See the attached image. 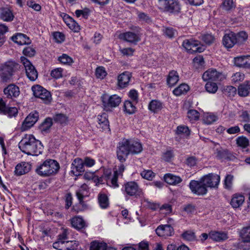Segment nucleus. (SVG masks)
Wrapping results in <instances>:
<instances>
[{
	"mask_svg": "<svg viewBox=\"0 0 250 250\" xmlns=\"http://www.w3.org/2000/svg\"><path fill=\"white\" fill-rule=\"evenodd\" d=\"M11 40L19 45L28 44L31 42L30 39L25 34L17 33L11 37Z\"/></svg>",
	"mask_w": 250,
	"mask_h": 250,
	"instance_id": "4be33fe9",
	"label": "nucleus"
},
{
	"mask_svg": "<svg viewBox=\"0 0 250 250\" xmlns=\"http://www.w3.org/2000/svg\"><path fill=\"white\" fill-rule=\"evenodd\" d=\"M68 229L65 228L62 229V232L58 236V240L61 242V245H63L65 240L68 239Z\"/></svg>",
	"mask_w": 250,
	"mask_h": 250,
	"instance_id": "a19ab883",
	"label": "nucleus"
},
{
	"mask_svg": "<svg viewBox=\"0 0 250 250\" xmlns=\"http://www.w3.org/2000/svg\"><path fill=\"white\" fill-rule=\"evenodd\" d=\"M246 56H241L234 59V63L237 66L246 68Z\"/></svg>",
	"mask_w": 250,
	"mask_h": 250,
	"instance_id": "79ce46f5",
	"label": "nucleus"
},
{
	"mask_svg": "<svg viewBox=\"0 0 250 250\" xmlns=\"http://www.w3.org/2000/svg\"><path fill=\"white\" fill-rule=\"evenodd\" d=\"M98 202L100 207L102 208H106L109 206L108 198L105 194L100 193L99 194Z\"/></svg>",
	"mask_w": 250,
	"mask_h": 250,
	"instance_id": "58836bf2",
	"label": "nucleus"
},
{
	"mask_svg": "<svg viewBox=\"0 0 250 250\" xmlns=\"http://www.w3.org/2000/svg\"><path fill=\"white\" fill-rule=\"evenodd\" d=\"M102 101L104 108L108 109L118 106L121 102V98L116 94L111 96L104 95L102 97Z\"/></svg>",
	"mask_w": 250,
	"mask_h": 250,
	"instance_id": "9b49d317",
	"label": "nucleus"
},
{
	"mask_svg": "<svg viewBox=\"0 0 250 250\" xmlns=\"http://www.w3.org/2000/svg\"><path fill=\"white\" fill-rule=\"evenodd\" d=\"M233 181V176L230 174H228L226 176L224 180L225 188L230 189L232 186Z\"/></svg>",
	"mask_w": 250,
	"mask_h": 250,
	"instance_id": "603ef678",
	"label": "nucleus"
},
{
	"mask_svg": "<svg viewBox=\"0 0 250 250\" xmlns=\"http://www.w3.org/2000/svg\"><path fill=\"white\" fill-rule=\"evenodd\" d=\"M166 11L174 14L181 12V5L179 0H159Z\"/></svg>",
	"mask_w": 250,
	"mask_h": 250,
	"instance_id": "6e6552de",
	"label": "nucleus"
},
{
	"mask_svg": "<svg viewBox=\"0 0 250 250\" xmlns=\"http://www.w3.org/2000/svg\"><path fill=\"white\" fill-rule=\"evenodd\" d=\"M138 17L139 21L142 22L149 23L151 22L150 18L144 13H139Z\"/></svg>",
	"mask_w": 250,
	"mask_h": 250,
	"instance_id": "69168bd1",
	"label": "nucleus"
},
{
	"mask_svg": "<svg viewBox=\"0 0 250 250\" xmlns=\"http://www.w3.org/2000/svg\"><path fill=\"white\" fill-rule=\"evenodd\" d=\"M53 37L57 42H62L64 41L65 37L64 35L59 32H56L53 33Z\"/></svg>",
	"mask_w": 250,
	"mask_h": 250,
	"instance_id": "338daca9",
	"label": "nucleus"
},
{
	"mask_svg": "<svg viewBox=\"0 0 250 250\" xmlns=\"http://www.w3.org/2000/svg\"><path fill=\"white\" fill-rule=\"evenodd\" d=\"M131 74L129 72H124L121 74L118 78V83L119 86L121 88H124L128 85L131 78Z\"/></svg>",
	"mask_w": 250,
	"mask_h": 250,
	"instance_id": "5701e85b",
	"label": "nucleus"
},
{
	"mask_svg": "<svg viewBox=\"0 0 250 250\" xmlns=\"http://www.w3.org/2000/svg\"><path fill=\"white\" fill-rule=\"evenodd\" d=\"M164 180L169 185H176L180 183L182 180L180 177L171 173H167L164 176Z\"/></svg>",
	"mask_w": 250,
	"mask_h": 250,
	"instance_id": "a878e982",
	"label": "nucleus"
},
{
	"mask_svg": "<svg viewBox=\"0 0 250 250\" xmlns=\"http://www.w3.org/2000/svg\"><path fill=\"white\" fill-rule=\"evenodd\" d=\"M119 38L120 39L133 44H137V42L141 40L139 33H135L130 31L121 34L119 35Z\"/></svg>",
	"mask_w": 250,
	"mask_h": 250,
	"instance_id": "2eb2a0df",
	"label": "nucleus"
},
{
	"mask_svg": "<svg viewBox=\"0 0 250 250\" xmlns=\"http://www.w3.org/2000/svg\"><path fill=\"white\" fill-rule=\"evenodd\" d=\"M96 76L97 78L103 79L106 75V72L103 67H99L96 70Z\"/></svg>",
	"mask_w": 250,
	"mask_h": 250,
	"instance_id": "e2e57ef3",
	"label": "nucleus"
},
{
	"mask_svg": "<svg viewBox=\"0 0 250 250\" xmlns=\"http://www.w3.org/2000/svg\"><path fill=\"white\" fill-rule=\"evenodd\" d=\"M119 177V176H118L117 175L113 174V175L111 178H108L107 182L110 187L114 188L119 187V185L118 183V178Z\"/></svg>",
	"mask_w": 250,
	"mask_h": 250,
	"instance_id": "864d4df0",
	"label": "nucleus"
},
{
	"mask_svg": "<svg viewBox=\"0 0 250 250\" xmlns=\"http://www.w3.org/2000/svg\"><path fill=\"white\" fill-rule=\"evenodd\" d=\"M182 236L184 239L187 241H192L194 240L195 238L194 233L190 230L184 232L182 234Z\"/></svg>",
	"mask_w": 250,
	"mask_h": 250,
	"instance_id": "13d9d810",
	"label": "nucleus"
},
{
	"mask_svg": "<svg viewBox=\"0 0 250 250\" xmlns=\"http://www.w3.org/2000/svg\"><path fill=\"white\" fill-rule=\"evenodd\" d=\"M143 150L141 143L138 140L124 138L119 142L117 146V159L121 162L125 161L129 154L136 155Z\"/></svg>",
	"mask_w": 250,
	"mask_h": 250,
	"instance_id": "f257e3e1",
	"label": "nucleus"
},
{
	"mask_svg": "<svg viewBox=\"0 0 250 250\" xmlns=\"http://www.w3.org/2000/svg\"><path fill=\"white\" fill-rule=\"evenodd\" d=\"M135 104L136 103L128 100L125 101L124 105V111L129 115L134 113L136 110Z\"/></svg>",
	"mask_w": 250,
	"mask_h": 250,
	"instance_id": "f704fd0d",
	"label": "nucleus"
},
{
	"mask_svg": "<svg viewBox=\"0 0 250 250\" xmlns=\"http://www.w3.org/2000/svg\"><path fill=\"white\" fill-rule=\"evenodd\" d=\"M88 189V186L86 184H83L76 191V196L80 203H81L83 201L84 197L87 195Z\"/></svg>",
	"mask_w": 250,
	"mask_h": 250,
	"instance_id": "473e14b6",
	"label": "nucleus"
},
{
	"mask_svg": "<svg viewBox=\"0 0 250 250\" xmlns=\"http://www.w3.org/2000/svg\"><path fill=\"white\" fill-rule=\"evenodd\" d=\"M71 172L74 175H80L81 172L84 171V165L83 160L79 158L75 159L71 164Z\"/></svg>",
	"mask_w": 250,
	"mask_h": 250,
	"instance_id": "a211bd4d",
	"label": "nucleus"
},
{
	"mask_svg": "<svg viewBox=\"0 0 250 250\" xmlns=\"http://www.w3.org/2000/svg\"><path fill=\"white\" fill-rule=\"evenodd\" d=\"M71 223L72 227L77 229H80L86 226L85 222L81 217L75 216L71 220Z\"/></svg>",
	"mask_w": 250,
	"mask_h": 250,
	"instance_id": "cd10ccee",
	"label": "nucleus"
},
{
	"mask_svg": "<svg viewBox=\"0 0 250 250\" xmlns=\"http://www.w3.org/2000/svg\"><path fill=\"white\" fill-rule=\"evenodd\" d=\"M62 71L61 68H56L51 71L50 75L53 78L58 79L62 77Z\"/></svg>",
	"mask_w": 250,
	"mask_h": 250,
	"instance_id": "4d7b16f0",
	"label": "nucleus"
},
{
	"mask_svg": "<svg viewBox=\"0 0 250 250\" xmlns=\"http://www.w3.org/2000/svg\"><path fill=\"white\" fill-rule=\"evenodd\" d=\"M18 113V109L16 107L8 106L2 99L0 100V114L12 118L15 117Z\"/></svg>",
	"mask_w": 250,
	"mask_h": 250,
	"instance_id": "4468645a",
	"label": "nucleus"
},
{
	"mask_svg": "<svg viewBox=\"0 0 250 250\" xmlns=\"http://www.w3.org/2000/svg\"><path fill=\"white\" fill-rule=\"evenodd\" d=\"M21 61L24 67L27 78L31 81H35L38 78V74L34 66L24 57H21Z\"/></svg>",
	"mask_w": 250,
	"mask_h": 250,
	"instance_id": "39448f33",
	"label": "nucleus"
},
{
	"mask_svg": "<svg viewBox=\"0 0 250 250\" xmlns=\"http://www.w3.org/2000/svg\"><path fill=\"white\" fill-rule=\"evenodd\" d=\"M54 121L62 125H65L68 122L67 117L63 114H58L54 117Z\"/></svg>",
	"mask_w": 250,
	"mask_h": 250,
	"instance_id": "8fccbe9b",
	"label": "nucleus"
},
{
	"mask_svg": "<svg viewBox=\"0 0 250 250\" xmlns=\"http://www.w3.org/2000/svg\"><path fill=\"white\" fill-rule=\"evenodd\" d=\"M217 116L213 113H205L202 116V122L206 125H211L218 120Z\"/></svg>",
	"mask_w": 250,
	"mask_h": 250,
	"instance_id": "bb28decb",
	"label": "nucleus"
},
{
	"mask_svg": "<svg viewBox=\"0 0 250 250\" xmlns=\"http://www.w3.org/2000/svg\"><path fill=\"white\" fill-rule=\"evenodd\" d=\"M19 147L28 155L38 156L43 150L42 143L31 134H25L19 143Z\"/></svg>",
	"mask_w": 250,
	"mask_h": 250,
	"instance_id": "f03ea898",
	"label": "nucleus"
},
{
	"mask_svg": "<svg viewBox=\"0 0 250 250\" xmlns=\"http://www.w3.org/2000/svg\"><path fill=\"white\" fill-rule=\"evenodd\" d=\"M179 81V75L177 71H171L167 78V83L169 86H174Z\"/></svg>",
	"mask_w": 250,
	"mask_h": 250,
	"instance_id": "2f4dec72",
	"label": "nucleus"
},
{
	"mask_svg": "<svg viewBox=\"0 0 250 250\" xmlns=\"http://www.w3.org/2000/svg\"><path fill=\"white\" fill-rule=\"evenodd\" d=\"M189 186L191 192L198 195H204L208 192V188L201 178L199 180H191Z\"/></svg>",
	"mask_w": 250,
	"mask_h": 250,
	"instance_id": "0eeeda50",
	"label": "nucleus"
},
{
	"mask_svg": "<svg viewBox=\"0 0 250 250\" xmlns=\"http://www.w3.org/2000/svg\"><path fill=\"white\" fill-rule=\"evenodd\" d=\"M188 117L191 122L197 121L199 119L200 113L194 109H190L188 111Z\"/></svg>",
	"mask_w": 250,
	"mask_h": 250,
	"instance_id": "37998d69",
	"label": "nucleus"
},
{
	"mask_svg": "<svg viewBox=\"0 0 250 250\" xmlns=\"http://www.w3.org/2000/svg\"><path fill=\"white\" fill-rule=\"evenodd\" d=\"M245 79V75L242 72H238L233 74L231 77V80L232 83H236L242 82Z\"/></svg>",
	"mask_w": 250,
	"mask_h": 250,
	"instance_id": "3c124183",
	"label": "nucleus"
},
{
	"mask_svg": "<svg viewBox=\"0 0 250 250\" xmlns=\"http://www.w3.org/2000/svg\"><path fill=\"white\" fill-rule=\"evenodd\" d=\"M163 107L162 103L156 100H152L148 105L149 109L154 113H157L163 108Z\"/></svg>",
	"mask_w": 250,
	"mask_h": 250,
	"instance_id": "72a5a7b5",
	"label": "nucleus"
},
{
	"mask_svg": "<svg viewBox=\"0 0 250 250\" xmlns=\"http://www.w3.org/2000/svg\"><path fill=\"white\" fill-rule=\"evenodd\" d=\"M122 191L126 196L137 197L143 194L142 189L138 184L134 181L128 182L124 184Z\"/></svg>",
	"mask_w": 250,
	"mask_h": 250,
	"instance_id": "20e7f679",
	"label": "nucleus"
},
{
	"mask_svg": "<svg viewBox=\"0 0 250 250\" xmlns=\"http://www.w3.org/2000/svg\"><path fill=\"white\" fill-rule=\"evenodd\" d=\"M67 17L68 18L69 21L66 24L69 28L75 32H79L80 30V25L73 21L72 18L68 17V16H67Z\"/></svg>",
	"mask_w": 250,
	"mask_h": 250,
	"instance_id": "a18cd8bd",
	"label": "nucleus"
},
{
	"mask_svg": "<svg viewBox=\"0 0 250 250\" xmlns=\"http://www.w3.org/2000/svg\"><path fill=\"white\" fill-rule=\"evenodd\" d=\"M215 153L216 157L219 159L224 158L228 155L227 150L221 147L216 148Z\"/></svg>",
	"mask_w": 250,
	"mask_h": 250,
	"instance_id": "bf43d9fd",
	"label": "nucleus"
},
{
	"mask_svg": "<svg viewBox=\"0 0 250 250\" xmlns=\"http://www.w3.org/2000/svg\"><path fill=\"white\" fill-rule=\"evenodd\" d=\"M182 46L190 53L195 52L201 53L205 50V47L200 44L199 41L193 39L184 40L183 42Z\"/></svg>",
	"mask_w": 250,
	"mask_h": 250,
	"instance_id": "423d86ee",
	"label": "nucleus"
},
{
	"mask_svg": "<svg viewBox=\"0 0 250 250\" xmlns=\"http://www.w3.org/2000/svg\"><path fill=\"white\" fill-rule=\"evenodd\" d=\"M223 8L227 11L231 10L234 7L232 0H225L222 4Z\"/></svg>",
	"mask_w": 250,
	"mask_h": 250,
	"instance_id": "680f3d73",
	"label": "nucleus"
},
{
	"mask_svg": "<svg viewBox=\"0 0 250 250\" xmlns=\"http://www.w3.org/2000/svg\"><path fill=\"white\" fill-rule=\"evenodd\" d=\"M155 231L158 236L165 238L170 236L174 234V229L169 225H160Z\"/></svg>",
	"mask_w": 250,
	"mask_h": 250,
	"instance_id": "f3484780",
	"label": "nucleus"
},
{
	"mask_svg": "<svg viewBox=\"0 0 250 250\" xmlns=\"http://www.w3.org/2000/svg\"><path fill=\"white\" fill-rule=\"evenodd\" d=\"M31 168V165L26 162H22L18 164L15 168V174L21 176L28 173Z\"/></svg>",
	"mask_w": 250,
	"mask_h": 250,
	"instance_id": "412c9836",
	"label": "nucleus"
},
{
	"mask_svg": "<svg viewBox=\"0 0 250 250\" xmlns=\"http://www.w3.org/2000/svg\"><path fill=\"white\" fill-rule=\"evenodd\" d=\"M207 92L210 93H215L218 90V86L215 83L208 82L205 85Z\"/></svg>",
	"mask_w": 250,
	"mask_h": 250,
	"instance_id": "de8ad7c7",
	"label": "nucleus"
},
{
	"mask_svg": "<svg viewBox=\"0 0 250 250\" xmlns=\"http://www.w3.org/2000/svg\"><path fill=\"white\" fill-rule=\"evenodd\" d=\"M236 143L238 146L246 148L249 145V141L246 137L242 136L237 138Z\"/></svg>",
	"mask_w": 250,
	"mask_h": 250,
	"instance_id": "49530a36",
	"label": "nucleus"
},
{
	"mask_svg": "<svg viewBox=\"0 0 250 250\" xmlns=\"http://www.w3.org/2000/svg\"><path fill=\"white\" fill-rule=\"evenodd\" d=\"M224 78L222 73L218 72L216 69H209L204 73L202 79L204 81H222Z\"/></svg>",
	"mask_w": 250,
	"mask_h": 250,
	"instance_id": "ddd939ff",
	"label": "nucleus"
},
{
	"mask_svg": "<svg viewBox=\"0 0 250 250\" xmlns=\"http://www.w3.org/2000/svg\"><path fill=\"white\" fill-rule=\"evenodd\" d=\"M176 133L179 135L188 136L190 134V131L188 126L180 125L177 127Z\"/></svg>",
	"mask_w": 250,
	"mask_h": 250,
	"instance_id": "6e6d98bb",
	"label": "nucleus"
},
{
	"mask_svg": "<svg viewBox=\"0 0 250 250\" xmlns=\"http://www.w3.org/2000/svg\"><path fill=\"white\" fill-rule=\"evenodd\" d=\"M0 18L4 21H10L13 20L14 15L9 8H2L0 9Z\"/></svg>",
	"mask_w": 250,
	"mask_h": 250,
	"instance_id": "c85d7f7f",
	"label": "nucleus"
},
{
	"mask_svg": "<svg viewBox=\"0 0 250 250\" xmlns=\"http://www.w3.org/2000/svg\"><path fill=\"white\" fill-rule=\"evenodd\" d=\"M250 90V82H247L240 84L238 88V94L241 97L247 96Z\"/></svg>",
	"mask_w": 250,
	"mask_h": 250,
	"instance_id": "c756f323",
	"label": "nucleus"
},
{
	"mask_svg": "<svg viewBox=\"0 0 250 250\" xmlns=\"http://www.w3.org/2000/svg\"><path fill=\"white\" fill-rule=\"evenodd\" d=\"M23 53L25 56L32 57L35 55L36 51L31 47H27L23 50Z\"/></svg>",
	"mask_w": 250,
	"mask_h": 250,
	"instance_id": "774afa93",
	"label": "nucleus"
},
{
	"mask_svg": "<svg viewBox=\"0 0 250 250\" xmlns=\"http://www.w3.org/2000/svg\"><path fill=\"white\" fill-rule=\"evenodd\" d=\"M52 120L50 118H47L40 126V129L42 133L48 132L52 125Z\"/></svg>",
	"mask_w": 250,
	"mask_h": 250,
	"instance_id": "4c0bfd02",
	"label": "nucleus"
},
{
	"mask_svg": "<svg viewBox=\"0 0 250 250\" xmlns=\"http://www.w3.org/2000/svg\"><path fill=\"white\" fill-rule=\"evenodd\" d=\"M58 61L62 64L70 65L73 62V59L66 54H63L58 58Z\"/></svg>",
	"mask_w": 250,
	"mask_h": 250,
	"instance_id": "c03bdc74",
	"label": "nucleus"
},
{
	"mask_svg": "<svg viewBox=\"0 0 250 250\" xmlns=\"http://www.w3.org/2000/svg\"><path fill=\"white\" fill-rule=\"evenodd\" d=\"M60 169L59 164L55 160L47 159L36 168V172L42 177H47L56 174Z\"/></svg>",
	"mask_w": 250,
	"mask_h": 250,
	"instance_id": "7ed1b4c3",
	"label": "nucleus"
},
{
	"mask_svg": "<svg viewBox=\"0 0 250 250\" xmlns=\"http://www.w3.org/2000/svg\"><path fill=\"white\" fill-rule=\"evenodd\" d=\"M98 127L101 128L103 130H109V122L107 119V116L105 113H103L102 115H98Z\"/></svg>",
	"mask_w": 250,
	"mask_h": 250,
	"instance_id": "393cba45",
	"label": "nucleus"
},
{
	"mask_svg": "<svg viewBox=\"0 0 250 250\" xmlns=\"http://www.w3.org/2000/svg\"><path fill=\"white\" fill-rule=\"evenodd\" d=\"M202 181L204 182L206 187L211 188H217L220 181V175L210 173L205 175L201 177Z\"/></svg>",
	"mask_w": 250,
	"mask_h": 250,
	"instance_id": "1a4fd4ad",
	"label": "nucleus"
},
{
	"mask_svg": "<svg viewBox=\"0 0 250 250\" xmlns=\"http://www.w3.org/2000/svg\"><path fill=\"white\" fill-rule=\"evenodd\" d=\"M189 89L188 85L185 83L180 84L173 90V93L178 96L186 93Z\"/></svg>",
	"mask_w": 250,
	"mask_h": 250,
	"instance_id": "e433bc0d",
	"label": "nucleus"
},
{
	"mask_svg": "<svg viewBox=\"0 0 250 250\" xmlns=\"http://www.w3.org/2000/svg\"><path fill=\"white\" fill-rule=\"evenodd\" d=\"M201 39L206 44H210L213 42L214 38L211 34H207L202 35Z\"/></svg>",
	"mask_w": 250,
	"mask_h": 250,
	"instance_id": "052dcab7",
	"label": "nucleus"
},
{
	"mask_svg": "<svg viewBox=\"0 0 250 250\" xmlns=\"http://www.w3.org/2000/svg\"><path fill=\"white\" fill-rule=\"evenodd\" d=\"M141 176L147 180H152L155 176V173L151 170H144L141 173Z\"/></svg>",
	"mask_w": 250,
	"mask_h": 250,
	"instance_id": "5fc2aeb1",
	"label": "nucleus"
},
{
	"mask_svg": "<svg viewBox=\"0 0 250 250\" xmlns=\"http://www.w3.org/2000/svg\"><path fill=\"white\" fill-rule=\"evenodd\" d=\"M209 238L213 241L220 242L228 239V234L223 231H211L209 233Z\"/></svg>",
	"mask_w": 250,
	"mask_h": 250,
	"instance_id": "b1692460",
	"label": "nucleus"
},
{
	"mask_svg": "<svg viewBox=\"0 0 250 250\" xmlns=\"http://www.w3.org/2000/svg\"><path fill=\"white\" fill-rule=\"evenodd\" d=\"M248 38V35L245 31H241L236 34V43L241 44L245 42Z\"/></svg>",
	"mask_w": 250,
	"mask_h": 250,
	"instance_id": "09e8293b",
	"label": "nucleus"
},
{
	"mask_svg": "<svg viewBox=\"0 0 250 250\" xmlns=\"http://www.w3.org/2000/svg\"><path fill=\"white\" fill-rule=\"evenodd\" d=\"M223 43L226 48L232 47L234 44L237 43L236 34L232 32L225 34L223 38Z\"/></svg>",
	"mask_w": 250,
	"mask_h": 250,
	"instance_id": "6ab92c4d",
	"label": "nucleus"
},
{
	"mask_svg": "<svg viewBox=\"0 0 250 250\" xmlns=\"http://www.w3.org/2000/svg\"><path fill=\"white\" fill-rule=\"evenodd\" d=\"M3 92L8 98H16L19 95L20 90L19 87L15 84H11L4 89Z\"/></svg>",
	"mask_w": 250,
	"mask_h": 250,
	"instance_id": "aec40b11",
	"label": "nucleus"
},
{
	"mask_svg": "<svg viewBox=\"0 0 250 250\" xmlns=\"http://www.w3.org/2000/svg\"><path fill=\"white\" fill-rule=\"evenodd\" d=\"M239 235L243 241H250V227L243 228L240 231Z\"/></svg>",
	"mask_w": 250,
	"mask_h": 250,
	"instance_id": "ea45409f",
	"label": "nucleus"
},
{
	"mask_svg": "<svg viewBox=\"0 0 250 250\" xmlns=\"http://www.w3.org/2000/svg\"><path fill=\"white\" fill-rule=\"evenodd\" d=\"M19 68V64L15 62H7L2 69V74L6 78H9Z\"/></svg>",
	"mask_w": 250,
	"mask_h": 250,
	"instance_id": "dca6fc26",
	"label": "nucleus"
},
{
	"mask_svg": "<svg viewBox=\"0 0 250 250\" xmlns=\"http://www.w3.org/2000/svg\"><path fill=\"white\" fill-rule=\"evenodd\" d=\"M163 32L166 36L171 38L174 36L176 33V31L171 27H166L163 29Z\"/></svg>",
	"mask_w": 250,
	"mask_h": 250,
	"instance_id": "0e129e2a",
	"label": "nucleus"
},
{
	"mask_svg": "<svg viewBox=\"0 0 250 250\" xmlns=\"http://www.w3.org/2000/svg\"><path fill=\"white\" fill-rule=\"evenodd\" d=\"M32 90L35 97L41 99L45 103L50 101L51 96L50 92L43 87L37 85L32 86Z\"/></svg>",
	"mask_w": 250,
	"mask_h": 250,
	"instance_id": "9d476101",
	"label": "nucleus"
},
{
	"mask_svg": "<svg viewBox=\"0 0 250 250\" xmlns=\"http://www.w3.org/2000/svg\"><path fill=\"white\" fill-rule=\"evenodd\" d=\"M245 200L244 196L240 194H234L231 199L230 204L234 208L241 206Z\"/></svg>",
	"mask_w": 250,
	"mask_h": 250,
	"instance_id": "7c9ffc66",
	"label": "nucleus"
},
{
	"mask_svg": "<svg viewBox=\"0 0 250 250\" xmlns=\"http://www.w3.org/2000/svg\"><path fill=\"white\" fill-rule=\"evenodd\" d=\"M39 119V113L34 112L30 113L25 119L21 127L22 131H25L30 128L37 122Z\"/></svg>",
	"mask_w": 250,
	"mask_h": 250,
	"instance_id": "f8f14e48",
	"label": "nucleus"
},
{
	"mask_svg": "<svg viewBox=\"0 0 250 250\" xmlns=\"http://www.w3.org/2000/svg\"><path fill=\"white\" fill-rule=\"evenodd\" d=\"M106 243L100 241L95 240L90 244V250H105Z\"/></svg>",
	"mask_w": 250,
	"mask_h": 250,
	"instance_id": "c9c22d12",
	"label": "nucleus"
}]
</instances>
